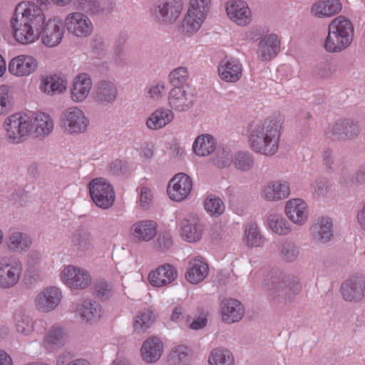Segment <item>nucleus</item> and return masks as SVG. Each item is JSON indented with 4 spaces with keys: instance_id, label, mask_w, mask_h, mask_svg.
<instances>
[{
    "instance_id": "f257e3e1",
    "label": "nucleus",
    "mask_w": 365,
    "mask_h": 365,
    "mask_svg": "<svg viewBox=\"0 0 365 365\" xmlns=\"http://www.w3.org/2000/svg\"><path fill=\"white\" fill-rule=\"evenodd\" d=\"M14 39L21 45H29L41 38L48 48L58 46L64 36L62 20L57 16L46 19V11L33 1L17 4L10 21Z\"/></svg>"
},
{
    "instance_id": "f03ea898",
    "label": "nucleus",
    "mask_w": 365,
    "mask_h": 365,
    "mask_svg": "<svg viewBox=\"0 0 365 365\" xmlns=\"http://www.w3.org/2000/svg\"><path fill=\"white\" fill-rule=\"evenodd\" d=\"M282 122L281 119H266L250 125L248 142L252 151L272 156L279 149Z\"/></svg>"
},
{
    "instance_id": "7ed1b4c3",
    "label": "nucleus",
    "mask_w": 365,
    "mask_h": 365,
    "mask_svg": "<svg viewBox=\"0 0 365 365\" xmlns=\"http://www.w3.org/2000/svg\"><path fill=\"white\" fill-rule=\"evenodd\" d=\"M354 26L344 16L334 18L329 24L324 48L329 53H339L348 48L353 40Z\"/></svg>"
},
{
    "instance_id": "20e7f679",
    "label": "nucleus",
    "mask_w": 365,
    "mask_h": 365,
    "mask_svg": "<svg viewBox=\"0 0 365 365\" xmlns=\"http://www.w3.org/2000/svg\"><path fill=\"white\" fill-rule=\"evenodd\" d=\"M30 116L16 113L7 117L4 122V138L11 144L26 141L31 134Z\"/></svg>"
},
{
    "instance_id": "39448f33",
    "label": "nucleus",
    "mask_w": 365,
    "mask_h": 365,
    "mask_svg": "<svg viewBox=\"0 0 365 365\" xmlns=\"http://www.w3.org/2000/svg\"><path fill=\"white\" fill-rule=\"evenodd\" d=\"M91 197L99 207L106 209L114 202L115 193L112 185L102 178L93 179L89 183Z\"/></svg>"
},
{
    "instance_id": "423d86ee",
    "label": "nucleus",
    "mask_w": 365,
    "mask_h": 365,
    "mask_svg": "<svg viewBox=\"0 0 365 365\" xmlns=\"http://www.w3.org/2000/svg\"><path fill=\"white\" fill-rule=\"evenodd\" d=\"M23 272L22 263L16 259L0 261V289H7L16 286Z\"/></svg>"
},
{
    "instance_id": "0eeeda50",
    "label": "nucleus",
    "mask_w": 365,
    "mask_h": 365,
    "mask_svg": "<svg viewBox=\"0 0 365 365\" xmlns=\"http://www.w3.org/2000/svg\"><path fill=\"white\" fill-rule=\"evenodd\" d=\"M64 24L68 33L77 37L88 36L93 30L91 19L81 12L68 14L65 18Z\"/></svg>"
},
{
    "instance_id": "6e6552de",
    "label": "nucleus",
    "mask_w": 365,
    "mask_h": 365,
    "mask_svg": "<svg viewBox=\"0 0 365 365\" xmlns=\"http://www.w3.org/2000/svg\"><path fill=\"white\" fill-rule=\"evenodd\" d=\"M61 123L66 131L77 134L86 131L89 120L82 110L77 107H72L63 113Z\"/></svg>"
},
{
    "instance_id": "1a4fd4ad",
    "label": "nucleus",
    "mask_w": 365,
    "mask_h": 365,
    "mask_svg": "<svg viewBox=\"0 0 365 365\" xmlns=\"http://www.w3.org/2000/svg\"><path fill=\"white\" fill-rule=\"evenodd\" d=\"M61 281L73 289H83L91 284V277L84 269L68 265L61 272Z\"/></svg>"
},
{
    "instance_id": "9d476101",
    "label": "nucleus",
    "mask_w": 365,
    "mask_h": 365,
    "mask_svg": "<svg viewBox=\"0 0 365 365\" xmlns=\"http://www.w3.org/2000/svg\"><path fill=\"white\" fill-rule=\"evenodd\" d=\"M192 188L190 178L184 173H178L170 180L167 192L172 200L180 202L188 197Z\"/></svg>"
},
{
    "instance_id": "9b49d317",
    "label": "nucleus",
    "mask_w": 365,
    "mask_h": 365,
    "mask_svg": "<svg viewBox=\"0 0 365 365\" xmlns=\"http://www.w3.org/2000/svg\"><path fill=\"white\" fill-rule=\"evenodd\" d=\"M38 68L37 60L31 55L21 54L14 57L9 63V72L17 77H26Z\"/></svg>"
},
{
    "instance_id": "f8f14e48",
    "label": "nucleus",
    "mask_w": 365,
    "mask_h": 365,
    "mask_svg": "<svg viewBox=\"0 0 365 365\" xmlns=\"http://www.w3.org/2000/svg\"><path fill=\"white\" fill-rule=\"evenodd\" d=\"M226 11L231 21L239 26H245L252 21V11L246 1L235 0L227 2Z\"/></svg>"
},
{
    "instance_id": "ddd939ff",
    "label": "nucleus",
    "mask_w": 365,
    "mask_h": 365,
    "mask_svg": "<svg viewBox=\"0 0 365 365\" xmlns=\"http://www.w3.org/2000/svg\"><path fill=\"white\" fill-rule=\"evenodd\" d=\"M61 299L62 294L58 288L46 287L40 292L35 298V307L40 312H48L59 304Z\"/></svg>"
},
{
    "instance_id": "4468645a",
    "label": "nucleus",
    "mask_w": 365,
    "mask_h": 365,
    "mask_svg": "<svg viewBox=\"0 0 365 365\" xmlns=\"http://www.w3.org/2000/svg\"><path fill=\"white\" fill-rule=\"evenodd\" d=\"M341 290L342 297L346 301L361 300L365 290V277L362 274L351 276L342 284Z\"/></svg>"
},
{
    "instance_id": "2eb2a0df",
    "label": "nucleus",
    "mask_w": 365,
    "mask_h": 365,
    "mask_svg": "<svg viewBox=\"0 0 365 365\" xmlns=\"http://www.w3.org/2000/svg\"><path fill=\"white\" fill-rule=\"evenodd\" d=\"M193 103V95L189 88L176 86L170 90L168 104L175 111L182 112L189 109Z\"/></svg>"
},
{
    "instance_id": "dca6fc26",
    "label": "nucleus",
    "mask_w": 365,
    "mask_h": 365,
    "mask_svg": "<svg viewBox=\"0 0 365 365\" xmlns=\"http://www.w3.org/2000/svg\"><path fill=\"white\" fill-rule=\"evenodd\" d=\"M15 328L19 334L29 336L34 332L41 333L45 328L44 321H32L28 315L21 311H17L14 315Z\"/></svg>"
},
{
    "instance_id": "f3484780",
    "label": "nucleus",
    "mask_w": 365,
    "mask_h": 365,
    "mask_svg": "<svg viewBox=\"0 0 365 365\" xmlns=\"http://www.w3.org/2000/svg\"><path fill=\"white\" fill-rule=\"evenodd\" d=\"M284 212L289 220L298 225H303L309 217L308 205L300 198L288 200L285 205Z\"/></svg>"
},
{
    "instance_id": "a211bd4d",
    "label": "nucleus",
    "mask_w": 365,
    "mask_h": 365,
    "mask_svg": "<svg viewBox=\"0 0 365 365\" xmlns=\"http://www.w3.org/2000/svg\"><path fill=\"white\" fill-rule=\"evenodd\" d=\"M341 10V0H317L310 8V14L317 19H327L338 14Z\"/></svg>"
},
{
    "instance_id": "6ab92c4d",
    "label": "nucleus",
    "mask_w": 365,
    "mask_h": 365,
    "mask_svg": "<svg viewBox=\"0 0 365 365\" xmlns=\"http://www.w3.org/2000/svg\"><path fill=\"white\" fill-rule=\"evenodd\" d=\"M31 133L36 138H43L49 135L54 129V121L51 116L44 112H38L30 116Z\"/></svg>"
},
{
    "instance_id": "aec40b11",
    "label": "nucleus",
    "mask_w": 365,
    "mask_h": 365,
    "mask_svg": "<svg viewBox=\"0 0 365 365\" xmlns=\"http://www.w3.org/2000/svg\"><path fill=\"white\" fill-rule=\"evenodd\" d=\"M158 13L156 16L159 21L165 24L175 22L183 9L182 0H166L158 6Z\"/></svg>"
},
{
    "instance_id": "412c9836",
    "label": "nucleus",
    "mask_w": 365,
    "mask_h": 365,
    "mask_svg": "<svg viewBox=\"0 0 365 365\" xmlns=\"http://www.w3.org/2000/svg\"><path fill=\"white\" fill-rule=\"evenodd\" d=\"M242 73V66L235 58H225L220 61L218 74L222 81L230 83L238 81Z\"/></svg>"
},
{
    "instance_id": "4be33fe9",
    "label": "nucleus",
    "mask_w": 365,
    "mask_h": 365,
    "mask_svg": "<svg viewBox=\"0 0 365 365\" xmlns=\"http://www.w3.org/2000/svg\"><path fill=\"white\" fill-rule=\"evenodd\" d=\"M178 276L175 267L169 264L159 266L156 269L150 272L148 279L150 283L156 287H161L170 284Z\"/></svg>"
},
{
    "instance_id": "5701e85b",
    "label": "nucleus",
    "mask_w": 365,
    "mask_h": 365,
    "mask_svg": "<svg viewBox=\"0 0 365 365\" xmlns=\"http://www.w3.org/2000/svg\"><path fill=\"white\" fill-rule=\"evenodd\" d=\"M244 307L234 299H225L221 303V317L223 322L231 324L240 321L244 315Z\"/></svg>"
},
{
    "instance_id": "b1692460",
    "label": "nucleus",
    "mask_w": 365,
    "mask_h": 365,
    "mask_svg": "<svg viewBox=\"0 0 365 365\" xmlns=\"http://www.w3.org/2000/svg\"><path fill=\"white\" fill-rule=\"evenodd\" d=\"M158 225L153 220H140L130 229L132 236L138 241L148 242L157 235Z\"/></svg>"
},
{
    "instance_id": "393cba45",
    "label": "nucleus",
    "mask_w": 365,
    "mask_h": 365,
    "mask_svg": "<svg viewBox=\"0 0 365 365\" xmlns=\"http://www.w3.org/2000/svg\"><path fill=\"white\" fill-rule=\"evenodd\" d=\"M68 82L66 79L56 74L48 75L41 78L39 84V90L41 93L53 96L61 94L67 89Z\"/></svg>"
},
{
    "instance_id": "a878e982",
    "label": "nucleus",
    "mask_w": 365,
    "mask_h": 365,
    "mask_svg": "<svg viewBox=\"0 0 365 365\" xmlns=\"http://www.w3.org/2000/svg\"><path fill=\"white\" fill-rule=\"evenodd\" d=\"M92 87V81L86 73H80L73 81L71 89V99L75 102H82L88 96Z\"/></svg>"
},
{
    "instance_id": "bb28decb",
    "label": "nucleus",
    "mask_w": 365,
    "mask_h": 365,
    "mask_svg": "<svg viewBox=\"0 0 365 365\" xmlns=\"http://www.w3.org/2000/svg\"><path fill=\"white\" fill-rule=\"evenodd\" d=\"M290 194L288 182L274 180L268 182L263 188L262 196L268 201H277L287 198Z\"/></svg>"
},
{
    "instance_id": "cd10ccee",
    "label": "nucleus",
    "mask_w": 365,
    "mask_h": 365,
    "mask_svg": "<svg viewBox=\"0 0 365 365\" xmlns=\"http://www.w3.org/2000/svg\"><path fill=\"white\" fill-rule=\"evenodd\" d=\"M312 240L320 243L329 241L332 237V222L327 217H319L310 228Z\"/></svg>"
},
{
    "instance_id": "c85d7f7f",
    "label": "nucleus",
    "mask_w": 365,
    "mask_h": 365,
    "mask_svg": "<svg viewBox=\"0 0 365 365\" xmlns=\"http://www.w3.org/2000/svg\"><path fill=\"white\" fill-rule=\"evenodd\" d=\"M359 133L358 126L351 120H342L329 128L327 135L334 139H351Z\"/></svg>"
},
{
    "instance_id": "c756f323",
    "label": "nucleus",
    "mask_w": 365,
    "mask_h": 365,
    "mask_svg": "<svg viewBox=\"0 0 365 365\" xmlns=\"http://www.w3.org/2000/svg\"><path fill=\"white\" fill-rule=\"evenodd\" d=\"M163 344L158 337H150L142 345L140 352L143 361L147 363L157 361L161 356Z\"/></svg>"
},
{
    "instance_id": "7c9ffc66",
    "label": "nucleus",
    "mask_w": 365,
    "mask_h": 365,
    "mask_svg": "<svg viewBox=\"0 0 365 365\" xmlns=\"http://www.w3.org/2000/svg\"><path fill=\"white\" fill-rule=\"evenodd\" d=\"M195 9L194 6L192 9H187L182 19L181 31L185 35L191 36L196 34L206 19L205 16L202 15V13L201 14V12L195 14Z\"/></svg>"
},
{
    "instance_id": "2f4dec72",
    "label": "nucleus",
    "mask_w": 365,
    "mask_h": 365,
    "mask_svg": "<svg viewBox=\"0 0 365 365\" xmlns=\"http://www.w3.org/2000/svg\"><path fill=\"white\" fill-rule=\"evenodd\" d=\"M280 49V41L276 34L264 36L259 44V54L262 60H271L277 56Z\"/></svg>"
},
{
    "instance_id": "473e14b6",
    "label": "nucleus",
    "mask_w": 365,
    "mask_h": 365,
    "mask_svg": "<svg viewBox=\"0 0 365 365\" xmlns=\"http://www.w3.org/2000/svg\"><path fill=\"white\" fill-rule=\"evenodd\" d=\"M174 119V113L170 109L158 108L148 117L146 125L150 130H159L168 125Z\"/></svg>"
},
{
    "instance_id": "72a5a7b5",
    "label": "nucleus",
    "mask_w": 365,
    "mask_h": 365,
    "mask_svg": "<svg viewBox=\"0 0 365 365\" xmlns=\"http://www.w3.org/2000/svg\"><path fill=\"white\" fill-rule=\"evenodd\" d=\"M208 272L207 264L199 258H195L190 262L185 277L189 282L195 284L202 282L208 274Z\"/></svg>"
},
{
    "instance_id": "f704fd0d",
    "label": "nucleus",
    "mask_w": 365,
    "mask_h": 365,
    "mask_svg": "<svg viewBox=\"0 0 365 365\" xmlns=\"http://www.w3.org/2000/svg\"><path fill=\"white\" fill-rule=\"evenodd\" d=\"M76 312L82 320L86 322H95L101 318L102 314L101 307L88 299L77 304Z\"/></svg>"
},
{
    "instance_id": "c9c22d12",
    "label": "nucleus",
    "mask_w": 365,
    "mask_h": 365,
    "mask_svg": "<svg viewBox=\"0 0 365 365\" xmlns=\"http://www.w3.org/2000/svg\"><path fill=\"white\" fill-rule=\"evenodd\" d=\"M215 144V140L212 135H201L195 139L193 143V150L197 155L206 156L214 151Z\"/></svg>"
},
{
    "instance_id": "e433bc0d",
    "label": "nucleus",
    "mask_w": 365,
    "mask_h": 365,
    "mask_svg": "<svg viewBox=\"0 0 365 365\" xmlns=\"http://www.w3.org/2000/svg\"><path fill=\"white\" fill-rule=\"evenodd\" d=\"M31 245L30 237L21 232H14L10 234L7 239V245L9 250L14 252L26 251Z\"/></svg>"
},
{
    "instance_id": "4c0bfd02",
    "label": "nucleus",
    "mask_w": 365,
    "mask_h": 365,
    "mask_svg": "<svg viewBox=\"0 0 365 365\" xmlns=\"http://www.w3.org/2000/svg\"><path fill=\"white\" fill-rule=\"evenodd\" d=\"M64 340V332L58 326H53L46 332L43 341V346L48 351H53L61 346Z\"/></svg>"
},
{
    "instance_id": "58836bf2",
    "label": "nucleus",
    "mask_w": 365,
    "mask_h": 365,
    "mask_svg": "<svg viewBox=\"0 0 365 365\" xmlns=\"http://www.w3.org/2000/svg\"><path fill=\"white\" fill-rule=\"evenodd\" d=\"M180 235L185 240L189 242H197L202 235L201 226L195 222L183 220L181 222Z\"/></svg>"
},
{
    "instance_id": "ea45409f",
    "label": "nucleus",
    "mask_w": 365,
    "mask_h": 365,
    "mask_svg": "<svg viewBox=\"0 0 365 365\" xmlns=\"http://www.w3.org/2000/svg\"><path fill=\"white\" fill-rule=\"evenodd\" d=\"M155 321L153 313L148 309L140 310L135 317L133 327L138 332L148 329Z\"/></svg>"
},
{
    "instance_id": "a19ab883",
    "label": "nucleus",
    "mask_w": 365,
    "mask_h": 365,
    "mask_svg": "<svg viewBox=\"0 0 365 365\" xmlns=\"http://www.w3.org/2000/svg\"><path fill=\"white\" fill-rule=\"evenodd\" d=\"M268 225L273 232L279 235H286L291 231L289 223L280 215H270Z\"/></svg>"
},
{
    "instance_id": "79ce46f5",
    "label": "nucleus",
    "mask_w": 365,
    "mask_h": 365,
    "mask_svg": "<svg viewBox=\"0 0 365 365\" xmlns=\"http://www.w3.org/2000/svg\"><path fill=\"white\" fill-rule=\"evenodd\" d=\"M209 365H233L232 354L227 350L215 349L212 351L209 359Z\"/></svg>"
},
{
    "instance_id": "37998d69",
    "label": "nucleus",
    "mask_w": 365,
    "mask_h": 365,
    "mask_svg": "<svg viewBox=\"0 0 365 365\" xmlns=\"http://www.w3.org/2000/svg\"><path fill=\"white\" fill-rule=\"evenodd\" d=\"M244 242L249 247H259L263 244L264 240L256 224H249L245 227Z\"/></svg>"
},
{
    "instance_id": "c03bdc74",
    "label": "nucleus",
    "mask_w": 365,
    "mask_h": 365,
    "mask_svg": "<svg viewBox=\"0 0 365 365\" xmlns=\"http://www.w3.org/2000/svg\"><path fill=\"white\" fill-rule=\"evenodd\" d=\"M117 95L114 85L110 82L102 81L98 89L97 96L102 102H111L115 99Z\"/></svg>"
},
{
    "instance_id": "a18cd8bd",
    "label": "nucleus",
    "mask_w": 365,
    "mask_h": 365,
    "mask_svg": "<svg viewBox=\"0 0 365 365\" xmlns=\"http://www.w3.org/2000/svg\"><path fill=\"white\" fill-rule=\"evenodd\" d=\"M205 208L210 215H220L225 210L223 202L219 197H208L205 200Z\"/></svg>"
},
{
    "instance_id": "49530a36",
    "label": "nucleus",
    "mask_w": 365,
    "mask_h": 365,
    "mask_svg": "<svg viewBox=\"0 0 365 365\" xmlns=\"http://www.w3.org/2000/svg\"><path fill=\"white\" fill-rule=\"evenodd\" d=\"M299 255V250L293 242H285L280 247L281 257L287 262L295 260Z\"/></svg>"
},
{
    "instance_id": "de8ad7c7",
    "label": "nucleus",
    "mask_w": 365,
    "mask_h": 365,
    "mask_svg": "<svg viewBox=\"0 0 365 365\" xmlns=\"http://www.w3.org/2000/svg\"><path fill=\"white\" fill-rule=\"evenodd\" d=\"M234 163L237 169L248 170L253 165V157L248 153H238L235 155Z\"/></svg>"
},
{
    "instance_id": "09e8293b",
    "label": "nucleus",
    "mask_w": 365,
    "mask_h": 365,
    "mask_svg": "<svg viewBox=\"0 0 365 365\" xmlns=\"http://www.w3.org/2000/svg\"><path fill=\"white\" fill-rule=\"evenodd\" d=\"M11 108L10 91L7 86H0V115L6 114Z\"/></svg>"
},
{
    "instance_id": "8fccbe9b",
    "label": "nucleus",
    "mask_w": 365,
    "mask_h": 365,
    "mask_svg": "<svg viewBox=\"0 0 365 365\" xmlns=\"http://www.w3.org/2000/svg\"><path fill=\"white\" fill-rule=\"evenodd\" d=\"M186 314L183 307L180 304H172L168 318L170 322L175 324H181L185 320Z\"/></svg>"
},
{
    "instance_id": "3c124183",
    "label": "nucleus",
    "mask_w": 365,
    "mask_h": 365,
    "mask_svg": "<svg viewBox=\"0 0 365 365\" xmlns=\"http://www.w3.org/2000/svg\"><path fill=\"white\" fill-rule=\"evenodd\" d=\"M170 83L176 86L183 84L188 78V72L186 68L179 67L173 70L169 76Z\"/></svg>"
},
{
    "instance_id": "603ef678",
    "label": "nucleus",
    "mask_w": 365,
    "mask_h": 365,
    "mask_svg": "<svg viewBox=\"0 0 365 365\" xmlns=\"http://www.w3.org/2000/svg\"><path fill=\"white\" fill-rule=\"evenodd\" d=\"M211 0H190L188 9H192L194 6L195 14L202 13V16H207L210 6Z\"/></svg>"
},
{
    "instance_id": "864d4df0",
    "label": "nucleus",
    "mask_w": 365,
    "mask_h": 365,
    "mask_svg": "<svg viewBox=\"0 0 365 365\" xmlns=\"http://www.w3.org/2000/svg\"><path fill=\"white\" fill-rule=\"evenodd\" d=\"M187 348L183 345H179L172 349L170 353V359L175 364H180L187 356Z\"/></svg>"
},
{
    "instance_id": "5fc2aeb1",
    "label": "nucleus",
    "mask_w": 365,
    "mask_h": 365,
    "mask_svg": "<svg viewBox=\"0 0 365 365\" xmlns=\"http://www.w3.org/2000/svg\"><path fill=\"white\" fill-rule=\"evenodd\" d=\"M164 91V84L160 82L157 83L155 85L150 86L147 92V98H149L153 101H158L162 98Z\"/></svg>"
},
{
    "instance_id": "6e6d98bb",
    "label": "nucleus",
    "mask_w": 365,
    "mask_h": 365,
    "mask_svg": "<svg viewBox=\"0 0 365 365\" xmlns=\"http://www.w3.org/2000/svg\"><path fill=\"white\" fill-rule=\"evenodd\" d=\"M153 200V193L150 188L146 186H142L140 192V205L146 209L149 207Z\"/></svg>"
},
{
    "instance_id": "4d7b16f0",
    "label": "nucleus",
    "mask_w": 365,
    "mask_h": 365,
    "mask_svg": "<svg viewBox=\"0 0 365 365\" xmlns=\"http://www.w3.org/2000/svg\"><path fill=\"white\" fill-rule=\"evenodd\" d=\"M95 291L97 297L101 299H107L111 294V288L104 282L97 283L95 286Z\"/></svg>"
},
{
    "instance_id": "13d9d810",
    "label": "nucleus",
    "mask_w": 365,
    "mask_h": 365,
    "mask_svg": "<svg viewBox=\"0 0 365 365\" xmlns=\"http://www.w3.org/2000/svg\"><path fill=\"white\" fill-rule=\"evenodd\" d=\"M356 220L360 228L365 231V202L357 212Z\"/></svg>"
},
{
    "instance_id": "bf43d9fd",
    "label": "nucleus",
    "mask_w": 365,
    "mask_h": 365,
    "mask_svg": "<svg viewBox=\"0 0 365 365\" xmlns=\"http://www.w3.org/2000/svg\"><path fill=\"white\" fill-rule=\"evenodd\" d=\"M48 0H37L36 2H34L35 4H37L41 7L42 6H46V2H48ZM72 0H51V1L58 6H65L68 4H69L71 2Z\"/></svg>"
},
{
    "instance_id": "052dcab7",
    "label": "nucleus",
    "mask_w": 365,
    "mask_h": 365,
    "mask_svg": "<svg viewBox=\"0 0 365 365\" xmlns=\"http://www.w3.org/2000/svg\"><path fill=\"white\" fill-rule=\"evenodd\" d=\"M207 324V319L205 317H199L194 320L190 324V327L192 329H200L204 327Z\"/></svg>"
},
{
    "instance_id": "680f3d73",
    "label": "nucleus",
    "mask_w": 365,
    "mask_h": 365,
    "mask_svg": "<svg viewBox=\"0 0 365 365\" xmlns=\"http://www.w3.org/2000/svg\"><path fill=\"white\" fill-rule=\"evenodd\" d=\"M0 365H13L10 356L2 350H0Z\"/></svg>"
},
{
    "instance_id": "e2e57ef3",
    "label": "nucleus",
    "mask_w": 365,
    "mask_h": 365,
    "mask_svg": "<svg viewBox=\"0 0 365 365\" xmlns=\"http://www.w3.org/2000/svg\"><path fill=\"white\" fill-rule=\"evenodd\" d=\"M66 365H91V363L83 359H76L69 361Z\"/></svg>"
},
{
    "instance_id": "0e129e2a",
    "label": "nucleus",
    "mask_w": 365,
    "mask_h": 365,
    "mask_svg": "<svg viewBox=\"0 0 365 365\" xmlns=\"http://www.w3.org/2000/svg\"><path fill=\"white\" fill-rule=\"evenodd\" d=\"M356 181L359 183H362L365 181V171L360 170L356 176Z\"/></svg>"
},
{
    "instance_id": "69168bd1",
    "label": "nucleus",
    "mask_w": 365,
    "mask_h": 365,
    "mask_svg": "<svg viewBox=\"0 0 365 365\" xmlns=\"http://www.w3.org/2000/svg\"><path fill=\"white\" fill-rule=\"evenodd\" d=\"M6 66L4 58L0 55V77H1L6 71Z\"/></svg>"
},
{
    "instance_id": "338daca9",
    "label": "nucleus",
    "mask_w": 365,
    "mask_h": 365,
    "mask_svg": "<svg viewBox=\"0 0 365 365\" xmlns=\"http://www.w3.org/2000/svg\"><path fill=\"white\" fill-rule=\"evenodd\" d=\"M110 365H129L128 361L125 359H117L114 360Z\"/></svg>"
},
{
    "instance_id": "774afa93",
    "label": "nucleus",
    "mask_w": 365,
    "mask_h": 365,
    "mask_svg": "<svg viewBox=\"0 0 365 365\" xmlns=\"http://www.w3.org/2000/svg\"><path fill=\"white\" fill-rule=\"evenodd\" d=\"M273 287L275 289H281L283 287V284L281 282H273Z\"/></svg>"
}]
</instances>
